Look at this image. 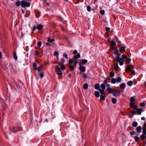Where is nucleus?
I'll return each instance as SVG.
<instances>
[{"label": "nucleus", "mask_w": 146, "mask_h": 146, "mask_svg": "<svg viewBox=\"0 0 146 146\" xmlns=\"http://www.w3.org/2000/svg\"><path fill=\"white\" fill-rule=\"evenodd\" d=\"M138 112L139 114L141 115V112L143 111V110L142 108H139L137 111Z\"/></svg>", "instance_id": "nucleus-14"}, {"label": "nucleus", "mask_w": 146, "mask_h": 146, "mask_svg": "<svg viewBox=\"0 0 146 146\" xmlns=\"http://www.w3.org/2000/svg\"><path fill=\"white\" fill-rule=\"evenodd\" d=\"M105 90L102 89H100L99 91L100 92L101 94L104 95L105 93Z\"/></svg>", "instance_id": "nucleus-19"}, {"label": "nucleus", "mask_w": 146, "mask_h": 146, "mask_svg": "<svg viewBox=\"0 0 146 146\" xmlns=\"http://www.w3.org/2000/svg\"><path fill=\"white\" fill-rule=\"evenodd\" d=\"M118 50H116L114 52V53L117 55L118 54Z\"/></svg>", "instance_id": "nucleus-63"}, {"label": "nucleus", "mask_w": 146, "mask_h": 146, "mask_svg": "<svg viewBox=\"0 0 146 146\" xmlns=\"http://www.w3.org/2000/svg\"><path fill=\"white\" fill-rule=\"evenodd\" d=\"M106 85V86H107V87H108V88H110V85L109 84H107Z\"/></svg>", "instance_id": "nucleus-62"}, {"label": "nucleus", "mask_w": 146, "mask_h": 146, "mask_svg": "<svg viewBox=\"0 0 146 146\" xmlns=\"http://www.w3.org/2000/svg\"><path fill=\"white\" fill-rule=\"evenodd\" d=\"M46 45H47L48 46H51V45L50 44V43H49V42H47Z\"/></svg>", "instance_id": "nucleus-64"}, {"label": "nucleus", "mask_w": 146, "mask_h": 146, "mask_svg": "<svg viewBox=\"0 0 146 146\" xmlns=\"http://www.w3.org/2000/svg\"><path fill=\"white\" fill-rule=\"evenodd\" d=\"M82 77L86 79L87 78V76L86 74L83 73L82 75Z\"/></svg>", "instance_id": "nucleus-43"}, {"label": "nucleus", "mask_w": 146, "mask_h": 146, "mask_svg": "<svg viewBox=\"0 0 146 146\" xmlns=\"http://www.w3.org/2000/svg\"><path fill=\"white\" fill-rule=\"evenodd\" d=\"M100 13L101 14L103 15L105 13V11L104 10H101L100 11Z\"/></svg>", "instance_id": "nucleus-51"}, {"label": "nucleus", "mask_w": 146, "mask_h": 146, "mask_svg": "<svg viewBox=\"0 0 146 146\" xmlns=\"http://www.w3.org/2000/svg\"><path fill=\"white\" fill-rule=\"evenodd\" d=\"M121 92L117 90H114L112 94L114 96H119Z\"/></svg>", "instance_id": "nucleus-6"}, {"label": "nucleus", "mask_w": 146, "mask_h": 146, "mask_svg": "<svg viewBox=\"0 0 146 146\" xmlns=\"http://www.w3.org/2000/svg\"><path fill=\"white\" fill-rule=\"evenodd\" d=\"M126 60L130 62L131 60V59L130 58H126Z\"/></svg>", "instance_id": "nucleus-60"}, {"label": "nucleus", "mask_w": 146, "mask_h": 146, "mask_svg": "<svg viewBox=\"0 0 146 146\" xmlns=\"http://www.w3.org/2000/svg\"><path fill=\"white\" fill-rule=\"evenodd\" d=\"M55 68L56 74L59 75H62V72L59 66L56 65L55 66Z\"/></svg>", "instance_id": "nucleus-4"}, {"label": "nucleus", "mask_w": 146, "mask_h": 146, "mask_svg": "<svg viewBox=\"0 0 146 146\" xmlns=\"http://www.w3.org/2000/svg\"><path fill=\"white\" fill-rule=\"evenodd\" d=\"M132 125L133 127H136L138 125V123L137 122L134 121L133 122Z\"/></svg>", "instance_id": "nucleus-18"}, {"label": "nucleus", "mask_w": 146, "mask_h": 146, "mask_svg": "<svg viewBox=\"0 0 146 146\" xmlns=\"http://www.w3.org/2000/svg\"><path fill=\"white\" fill-rule=\"evenodd\" d=\"M125 50V47L124 46H122L120 48V51H124Z\"/></svg>", "instance_id": "nucleus-34"}, {"label": "nucleus", "mask_w": 146, "mask_h": 146, "mask_svg": "<svg viewBox=\"0 0 146 146\" xmlns=\"http://www.w3.org/2000/svg\"><path fill=\"white\" fill-rule=\"evenodd\" d=\"M134 66L133 65L131 66H128L126 68L125 71L126 72L130 71L132 74L135 75V71L133 70Z\"/></svg>", "instance_id": "nucleus-2"}, {"label": "nucleus", "mask_w": 146, "mask_h": 146, "mask_svg": "<svg viewBox=\"0 0 146 146\" xmlns=\"http://www.w3.org/2000/svg\"><path fill=\"white\" fill-rule=\"evenodd\" d=\"M33 66L34 67V70H37L38 68L37 67V65L36 64V63H34L33 64Z\"/></svg>", "instance_id": "nucleus-29"}, {"label": "nucleus", "mask_w": 146, "mask_h": 146, "mask_svg": "<svg viewBox=\"0 0 146 146\" xmlns=\"http://www.w3.org/2000/svg\"><path fill=\"white\" fill-rule=\"evenodd\" d=\"M105 97L102 94H101L100 99L102 100H105Z\"/></svg>", "instance_id": "nucleus-30"}, {"label": "nucleus", "mask_w": 146, "mask_h": 146, "mask_svg": "<svg viewBox=\"0 0 146 146\" xmlns=\"http://www.w3.org/2000/svg\"><path fill=\"white\" fill-rule=\"evenodd\" d=\"M94 94L96 97L97 98H98L100 96L99 92L98 91H95L94 93Z\"/></svg>", "instance_id": "nucleus-15"}, {"label": "nucleus", "mask_w": 146, "mask_h": 146, "mask_svg": "<svg viewBox=\"0 0 146 146\" xmlns=\"http://www.w3.org/2000/svg\"><path fill=\"white\" fill-rule=\"evenodd\" d=\"M134 138L135 141L136 142L139 141L140 139L137 136H135L134 137Z\"/></svg>", "instance_id": "nucleus-26"}, {"label": "nucleus", "mask_w": 146, "mask_h": 146, "mask_svg": "<svg viewBox=\"0 0 146 146\" xmlns=\"http://www.w3.org/2000/svg\"><path fill=\"white\" fill-rule=\"evenodd\" d=\"M103 82H104V83L105 84H107V82H108V81H107V79H106L105 80H104V81H103Z\"/></svg>", "instance_id": "nucleus-58"}, {"label": "nucleus", "mask_w": 146, "mask_h": 146, "mask_svg": "<svg viewBox=\"0 0 146 146\" xmlns=\"http://www.w3.org/2000/svg\"><path fill=\"white\" fill-rule=\"evenodd\" d=\"M121 55V54L118 53L117 54V56H116V59L118 62H119V64L120 65L122 66L124 64V62L123 61V59L121 58H120V56Z\"/></svg>", "instance_id": "nucleus-3"}, {"label": "nucleus", "mask_w": 146, "mask_h": 146, "mask_svg": "<svg viewBox=\"0 0 146 146\" xmlns=\"http://www.w3.org/2000/svg\"><path fill=\"white\" fill-rule=\"evenodd\" d=\"M61 61L63 63H64L65 62V60L63 58H62L61 59Z\"/></svg>", "instance_id": "nucleus-61"}, {"label": "nucleus", "mask_w": 146, "mask_h": 146, "mask_svg": "<svg viewBox=\"0 0 146 146\" xmlns=\"http://www.w3.org/2000/svg\"><path fill=\"white\" fill-rule=\"evenodd\" d=\"M122 80V79L120 77H117L116 79V82L117 83L120 82Z\"/></svg>", "instance_id": "nucleus-25"}, {"label": "nucleus", "mask_w": 146, "mask_h": 146, "mask_svg": "<svg viewBox=\"0 0 146 146\" xmlns=\"http://www.w3.org/2000/svg\"><path fill=\"white\" fill-rule=\"evenodd\" d=\"M135 98V97L133 96L131 97L130 99V102H134Z\"/></svg>", "instance_id": "nucleus-31"}, {"label": "nucleus", "mask_w": 146, "mask_h": 146, "mask_svg": "<svg viewBox=\"0 0 146 146\" xmlns=\"http://www.w3.org/2000/svg\"><path fill=\"white\" fill-rule=\"evenodd\" d=\"M38 53H39V52L38 51H36L35 52V55L36 56H37V55H38Z\"/></svg>", "instance_id": "nucleus-59"}, {"label": "nucleus", "mask_w": 146, "mask_h": 146, "mask_svg": "<svg viewBox=\"0 0 146 146\" xmlns=\"http://www.w3.org/2000/svg\"><path fill=\"white\" fill-rule=\"evenodd\" d=\"M125 86L126 84L124 83L121 84L120 85V87L122 90H124L125 88Z\"/></svg>", "instance_id": "nucleus-11"}, {"label": "nucleus", "mask_w": 146, "mask_h": 146, "mask_svg": "<svg viewBox=\"0 0 146 146\" xmlns=\"http://www.w3.org/2000/svg\"><path fill=\"white\" fill-rule=\"evenodd\" d=\"M70 68L71 70H74V66L72 65H70Z\"/></svg>", "instance_id": "nucleus-46"}, {"label": "nucleus", "mask_w": 146, "mask_h": 146, "mask_svg": "<svg viewBox=\"0 0 146 146\" xmlns=\"http://www.w3.org/2000/svg\"><path fill=\"white\" fill-rule=\"evenodd\" d=\"M130 107L132 108L134 106V102H130L129 104Z\"/></svg>", "instance_id": "nucleus-40"}, {"label": "nucleus", "mask_w": 146, "mask_h": 146, "mask_svg": "<svg viewBox=\"0 0 146 146\" xmlns=\"http://www.w3.org/2000/svg\"><path fill=\"white\" fill-rule=\"evenodd\" d=\"M78 52L77 50H75L73 52V54H76Z\"/></svg>", "instance_id": "nucleus-54"}, {"label": "nucleus", "mask_w": 146, "mask_h": 146, "mask_svg": "<svg viewBox=\"0 0 146 146\" xmlns=\"http://www.w3.org/2000/svg\"><path fill=\"white\" fill-rule=\"evenodd\" d=\"M114 65H115V66L114 67V69L115 70H117L119 68L118 64V63L115 64Z\"/></svg>", "instance_id": "nucleus-20"}, {"label": "nucleus", "mask_w": 146, "mask_h": 146, "mask_svg": "<svg viewBox=\"0 0 146 146\" xmlns=\"http://www.w3.org/2000/svg\"><path fill=\"white\" fill-rule=\"evenodd\" d=\"M43 26L42 25H38L36 26H34L33 28V31H35L36 29L39 30L43 28Z\"/></svg>", "instance_id": "nucleus-5"}, {"label": "nucleus", "mask_w": 146, "mask_h": 146, "mask_svg": "<svg viewBox=\"0 0 146 146\" xmlns=\"http://www.w3.org/2000/svg\"><path fill=\"white\" fill-rule=\"evenodd\" d=\"M54 55H55L57 57V58L58 59V56H59V54L58 52L57 51H55L54 52Z\"/></svg>", "instance_id": "nucleus-38"}, {"label": "nucleus", "mask_w": 146, "mask_h": 146, "mask_svg": "<svg viewBox=\"0 0 146 146\" xmlns=\"http://www.w3.org/2000/svg\"><path fill=\"white\" fill-rule=\"evenodd\" d=\"M112 103L114 104H115L116 103L117 100L115 98H113L112 100Z\"/></svg>", "instance_id": "nucleus-32"}, {"label": "nucleus", "mask_w": 146, "mask_h": 146, "mask_svg": "<svg viewBox=\"0 0 146 146\" xmlns=\"http://www.w3.org/2000/svg\"><path fill=\"white\" fill-rule=\"evenodd\" d=\"M60 68V70H64L65 69V67L64 65H62L61 67Z\"/></svg>", "instance_id": "nucleus-55"}, {"label": "nucleus", "mask_w": 146, "mask_h": 146, "mask_svg": "<svg viewBox=\"0 0 146 146\" xmlns=\"http://www.w3.org/2000/svg\"><path fill=\"white\" fill-rule=\"evenodd\" d=\"M111 82L112 84H115L117 82L116 79L115 78H112L111 80Z\"/></svg>", "instance_id": "nucleus-22"}, {"label": "nucleus", "mask_w": 146, "mask_h": 146, "mask_svg": "<svg viewBox=\"0 0 146 146\" xmlns=\"http://www.w3.org/2000/svg\"><path fill=\"white\" fill-rule=\"evenodd\" d=\"M87 9L88 11L90 12L91 11V8L90 6H88L87 7Z\"/></svg>", "instance_id": "nucleus-37"}, {"label": "nucleus", "mask_w": 146, "mask_h": 146, "mask_svg": "<svg viewBox=\"0 0 146 146\" xmlns=\"http://www.w3.org/2000/svg\"><path fill=\"white\" fill-rule=\"evenodd\" d=\"M16 5L17 7L20 5L23 7H29L31 5V3L30 2H27L25 1L22 0L21 1H18L16 2Z\"/></svg>", "instance_id": "nucleus-1"}, {"label": "nucleus", "mask_w": 146, "mask_h": 146, "mask_svg": "<svg viewBox=\"0 0 146 146\" xmlns=\"http://www.w3.org/2000/svg\"><path fill=\"white\" fill-rule=\"evenodd\" d=\"M114 90L113 88H107V90L108 91V93L109 94H113V92Z\"/></svg>", "instance_id": "nucleus-10"}, {"label": "nucleus", "mask_w": 146, "mask_h": 146, "mask_svg": "<svg viewBox=\"0 0 146 146\" xmlns=\"http://www.w3.org/2000/svg\"><path fill=\"white\" fill-rule=\"evenodd\" d=\"M94 88L97 90H99L100 88V86L99 84H96L94 85Z\"/></svg>", "instance_id": "nucleus-13"}, {"label": "nucleus", "mask_w": 146, "mask_h": 146, "mask_svg": "<svg viewBox=\"0 0 146 146\" xmlns=\"http://www.w3.org/2000/svg\"><path fill=\"white\" fill-rule=\"evenodd\" d=\"M133 82L131 80L129 81L127 83V85L129 86H132L133 85Z\"/></svg>", "instance_id": "nucleus-17"}, {"label": "nucleus", "mask_w": 146, "mask_h": 146, "mask_svg": "<svg viewBox=\"0 0 146 146\" xmlns=\"http://www.w3.org/2000/svg\"><path fill=\"white\" fill-rule=\"evenodd\" d=\"M132 114L133 115H134L136 114V113L134 111H133L131 112Z\"/></svg>", "instance_id": "nucleus-56"}, {"label": "nucleus", "mask_w": 146, "mask_h": 146, "mask_svg": "<svg viewBox=\"0 0 146 146\" xmlns=\"http://www.w3.org/2000/svg\"><path fill=\"white\" fill-rule=\"evenodd\" d=\"M141 127L140 126H138L136 128L137 132V133H140L141 131Z\"/></svg>", "instance_id": "nucleus-12"}, {"label": "nucleus", "mask_w": 146, "mask_h": 146, "mask_svg": "<svg viewBox=\"0 0 146 146\" xmlns=\"http://www.w3.org/2000/svg\"><path fill=\"white\" fill-rule=\"evenodd\" d=\"M14 59L15 60H17L18 58H17V56L16 53H14Z\"/></svg>", "instance_id": "nucleus-45"}, {"label": "nucleus", "mask_w": 146, "mask_h": 146, "mask_svg": "<svg viewBox=\"0 0 146 146\" xmlns=\"http://www.w3.org/2000/svg\"><path fill=\"white\" fill-rule=\"evenodd\" d=\"M145 103H141L140 104V106L141 107H144L145 106Z\"/></svg>", "instance_id": "nucleus-47"}, {"label": "nucleus", "mask_w": 146, "mask_h": 146, "mask_svg": "<svg viewBox=\"0 0 146 146\" xmlns=\"http://www.w3.org/2000/svg\"><path fill=\"white\" fill-rule=\"evenodd\" d=\"M133 107V109L135 110H136L137 111V110L138 109L137 108V106L136 105L134 106Z\"/></svg>", "instance_id": "nucleus-48"}, {"label": "nucleus", "mask_w": 146, "mask_h": 146, "mask_svg": "<svg viewBox=\"0 0 146 146\" xmlns=\"http://www.w3.org/2000/svg\"><path fill=\"white\" fill-rule=\"evenodd\" d=\"M47 41L49 42H51L53 41H54V39H51L50 38H48L47 39Z\"/></svg>", "instance_id": "nucleus-35"}, {"label": "nucleus", "mask_w": 146, "mask_h": 146, "mask_svg": "<svg viewBox=\"0 0 146 146\" xmlns=\"http://www.w3.org/2000/svg\"><path fill=\"white\" fill-rule=\"evenodd\" d=\"M38 69L37 70H38V72H40L42 70H43V69L42 68V65H41V66H39L38 67Z\"/></svg>", "instance_id": "nucleus-28"}, {"label": "nucleus", "mask_w": 146, "mask_h": 146, "mask_svg": "<svg viewBox=\"0 0 146 146\" xmlns=\"http://www.w3.org/2000/svg\"><path fill=\"white\" fill-rule=\"evenodd\" d=\"M129 133L131 135L134 134L135 133V132L134 131H131L129 132Z\"/></svg>", "instance_id": "nucleus-50"}, {"label": "nucleus", "mask_w": 146, "mask_h": 146, "mask_svg": "<svg viewBox=\"0 0 146 146\" xmlns=\"http://www.w3.org/2000/svg\"><path fill=\"white\" fill-rule=\"evenodd\" d=\"M142 130L143 134L146 135V131H145V130L144 129V127H143Z\"/></svg>", "instance_id": "nucleus-39"}, {"label": "nucleus", "mask_w": 146, "mask_h": 146, "mask_svg": "<svg viewBox=\"0 0 146 146\" xmlns=\"http://www.w3.org/2000/svg\"><path fill=\"white\" fill-rule=\"evenodd\" d=\"M146 135L143 134L141 135L140 137L141 139L142 140H144L146 139Z\"/></svg>", "instance_id": "nucleus-21"}, {"label": "nucleus", "mask_w": 146, "mask_h": 146, "mask_svg": "<svg viewBox=\"0 0 146 146\" xmlns=\"http://www.w3.org/2000/svg\"><path fill=\"white\" fill-rule=\"evenodd\" d=\"M110 30V29L108 27H106V30L107 31H109Z\"/></svg>", "instance_id": "nucleus-57"}, {"label": "nucleus", "mask_w": 146, "mask_h": 146, "mask_svg": "<svg viewBox=\"0 0 146 146\" xmlns=\"http://www.w3.org/2000/svg\"><path fill=\"white\" fill-rule=\"evenodd\" d=\"M36 15V17L37 18H38L40 15V12L38 11H37L35 12Z\"/></svg>", "instance_id": "nucleus-23"}, {"label": "nucleus", "mask_w": 146, "mask_h": 146, "mask_svg": "<svg viewBox=\"0 0 146 146\" xmlns=\"http://www.w3.org/2000/svg\"><path fill=\"white\" fill-rule=\"evenodd\" d=\"M88 85L86 83L84 84L83 86V88L84 89H86L88 88Z\"/></svg>", "instance_id": "nucleus-24"}, {"label": "nucleus", "mask_w": 146, "mask_h": 146, "mask_svg": "<svg viewBox=\"0 0 146 146\" xmlns=\"http://www.w3.org/2000/svg\"><path fill=\"white\" fill-rule=\"evenodd\" d=\"M74 62V59H70L69 60V63L70 64H72Z\"/></svg>", "instance_id": "nucleus-42"}, {"label": "nucleus", "mask_w": 146, "mask_h": 146, "mask_svg": "<svg viewBox=\"0 0 146 146\" xmlns=\"http://www.w3.org/2000/svg\"><path fill=\"white\" fill-rule=\"evenodd\" d=\"M40 76L41 78H42L44 77V74L43 73H41L40 74Z\"/></svg>", "instance_id": "nucleus-52"}, {"label": "nucleus", "mask_w": 146, "mask_h": 146, "mask_svg": "<svg viewBox=\"0 0 146 146\" xmlns=\"http://www.w3.org/2000/svg\"><path fill=\"white\" fill-rule=\"evenodd\" d=\"M42 45V42L41 41H39L37 44V45L38 47H40Z\"/></svg>", "instance_id": "nucleus-44"}, {"label": "nucleus", "mask_w": 146, "mask_h": 146, "mask_svg": "<svg viewBox=\"0 0 146 146\" xmlns=\"http://www.w3.org/2000/svg\"><path fill=\"white\" fill-rule=\"evenodd\" d=\"M63 55L66 58L68 59V55L66 53H63Z\"/></svg>", "instance_id": "nucleus-41"}, {"label": "nucleus", "mask_w": 146, "mask_h": 146, "mask_svg": "<svg viewBox=\"0 0 146 146\" xmlns=\"http://www.w3.org/2000/svg\"><path fill=\"white\" fill-rule=\"evenodd\" d=\"M116 45V43L115 41L112 40L111 42V46H114Z\"/></svg>", "instance_id": "nucleus-27"}, {"label": "nucleus", "mask_w": 146, "mask_h": 146, "mask_svg": "<svg viewBox=\"0 0 146 146\" xmlns=\"http://www.w3.org/2000/svg\"><path fill=\"white\" fill-rule=\"evenodd\" d=\"M126 56L124 55L123 54L121 58L123 59V61L124 62V60L126 58Z\"/></svg>", "instance_id": "nucleus-49"}, {"label": "nucleus", "mask_w": 146, "mask_h": 146, "mask_svg": "<svg viewBox=\"0 0 146 146\" xmlns=\"http://www.w3.org/2000/svg\"><path fill=\"white\" fill-rule=\"evenodd\" d=\"M88 61L87 60L83 59L79 63V65H83L87 63Z\"/></svg>", "instance_id": "nucleus-8"}, {"label": "nucleus", "mask_w": 146, "mask_h": 146, "mask_svg": "<svg viewBox=\"0 0 146 146\" xmlns=\"http://www.w3.org/2000/svg\"><path fill=\"white\" fill-rule=\"evenodd\" d=\"M109 76L111 78H113L114 76V74L113 72H110V73Z\"/></svg>", "instance_id": "nucleus-33"}, {"label": "nucleus", "mask_w": 146, "mask_h": 146, "mask_svg": "<svg viewBox=\"0 0 146 146\" xmlns=\"http://www.w3.org/2000/svg\"><path fill=\"white\" fill-rule=\"evenodd\" d=\"M110 49L111 50L113 51L115 49V48L114 47V46H111V47L110 48Z\"/></svg>", "instance_id": "nucleus-53"}, {"label": "nucleus", "mask_w": 146, "mask_h": 146, "mask_svg": "<svg viewBox=\"0 0 146 146\" xmlns=\"http://www.w3.org/2000/svg\"><path fill=\"white\" fill-rule=\"evenodd\" d=\"M79 69L82 72H84L86 71V67L83 65H79Z\"/></svg>", "instance_id": "nucleus-7"}, {"label": "nucleus", "mask_w": 146, "mask_h": 146, "mask_svg": "<svg viewBox=\"0 0 146 146\" xmlns=\"http://www.w3.org/2000/svg\"><path fill=\"white\" fill-rule=\"evenodd\" d=\"M80 57V54L78 53L74 56L73 59L74 60H77V59Z\"/></svg>", "instance_id": "nucleus-9"}, {"label": "nucleus", "mask_w": 146, "mask_h": 146, "mask_svg": "<svg viewBox=\"0 0 146 146\" xmlns=\"http://www.w3.org/2000/svg\"><path fill=\"white\" fill-rule=\"evenodd\" d=\"M74 60V62L73 63H74V67H76L77 64L78 63V62L77 61V60Z\"/></svg>", "instance_id": "nucleus-36"}, {"label": "nucleus", "mask_w": 146, "mask_h": 146, "mask_svg": "<svg viewBox=\"0 0 146 146\" xmlns=\"http://www.w3.org/2000/svg\"><path fill=\"white\" fill-rule=\"evenodd\" d=\"M101 88V89L105 90L106 87V86L105 84L104 83H102L100 85Z\"/></svg>", "instance_id": "nucleus-16"}]
</instances>
